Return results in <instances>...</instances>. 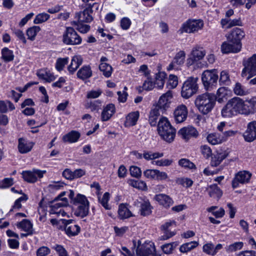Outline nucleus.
<instances>
[{"label":"nucleus","mask_w":256,"mask_h":256,"mask_svg":"<svg viewBox=\"0 0 256 256\" xmlns=\"http://www.w3.org/2000/svg\"><path fill=\"white\" fill-rule=\"evenodd\" d=\"M248 107L244 100L239 97L230 100L221 110V115L224 118H231L238 114L247 115Z\"/></svg>","instance_id":"obj_1"},{"label":"nucleus","mask_w":256,"mask_h":256,"mask_svg":"<svg viewBox=\"0 0 256 256\" xmlns=\"http://www.w3.org/2000/svg\"><path fill=\"white\" fill-rule=\"evenodd\" d=\"M216 104L215 96L211 93H204L198 96L195 100V104L198 110L204 114L210 112Z\"/></svg>","instance_id":"obj_2"},{"label":"nucleus","mask_w":256,"mask_h":256,"mask_svg":"<svg viewBox=\"0 0 256 256\" xmlns=\"http://www.w3.org/2000/svg\"><path fill=\"white\" fill-rule=\"evenodd\" d=\"M158 131L160 137L167 142H172L175 137L176 130L166 117L160 118L158 124Z\"/></svg>","instance_id":"obj_3"},{"label":"nucleus","mask_w":256,"mask_h":256,"mask_svg":"<svg viewBox=\"0 0 256 256\" xmlns=\"http://www.w3.org/2000/svg\"><path fill=\"white\" fill-rule=\"evenodd\" d=\"M218 78V72L216 69L204 70L202 74V82L208 90H211L216 86Z\"/></svg>","instance_id":"obj_4"},{"label":"nucleus","mask_w":256,"mask_h":256,"mask_svg":"<svg viewBox=\"0 0 256 256\" xmlns=\"http://www.w3.org/2000/svg\"><path fill=\"white\" fill-rule=\"evenodd\" d=\"M66 192H62L58 197V200L50 206L49 212L50 214H56L58 216H68V214L64 210L63 206L68 204V199L63 198Z\"/></svg>","instance_id":"obj_5"},{"label":"nucleus","mask_w":256,"mask_h":256,"mask_svg":"<svg viewBox=\"0 0 256 256\" xmlns=\"http://www.w3.org/2000/svg\"><path fill=\"white\" fill-rule=\"evenodd\" d=\"M244 68L242 72V76L248 80L256 75V54H254L250 58L244 60Z\"/></svg>","instance_id":"obj_6"},{"label":"nucleus","mask_w":256,"mask_h":256,"mask_svg":"<svg viewBox=\"0 0 256 256\" xmlns=\"http://www.w3.org/2000/svg\"><path fill=\"white\" fill-rule=\"evenodd\" d=\"M198 89L196 78L190 77L183 84L181 90V96L188 99L195 94Z\"/></svg>","instance_id":"obj_7"},{"label":"nucleus","mask_w":256,"mask_h":256,"mask_svg":"<svg viewBox=\"0 0 256 256\" xmlns=\"http://www.w3.org/2000/svg\"><path fill=\"white\" fill-rule=\"evenodd\" d=\"M132 248H136V250L143 253L146 256H156V250L154 244L151 242H146L143 244H141L140 242L134 240L132 241Z\"/></svg>","instance_id":"obj_8"},{"label":"nucleus","mask_w":256,"mask_h":256,"mask_svg":"<svg viewBox=\"0 0 256 256\" xmlns=\"http://www.w3.org/2000/svg\"><path fill=\"white\" fill-rule=\"evenodd\" d=\"M204 26V21L200 19H189L182 24L180 30L182 32L195 33L202 30Z\"/></svg>","instance_id":"obj_9"},{"label":"nucleus","mask_w":256,"mask_h":256,"mask_svg":"<svg viewBox=\"0 0 256 256\" xmlns=\"http://www.w3.org/2000/svg\"><path fill=\"white\" fill-rule=\"evenodd\" d=\"M82 38L71 27L67 28L62 36V42L67 45H78L81 44Z\"/></svg>","instance_id":"obj_10"},{"label":"nucleus","mask_w":256,"mask_h":256,"mask_svg":"<svg viewBox=\"0 0 256 256\" xmlns=\"http://www.w3.org/2000/svg\"><path fill=\"white\" fill-rule=\"evenodd\" d=\"M176 226V222L174 220H169L162 224L160 226L161 230L162 232L159 240H167L175 235L176 232L172 231V228Z\"/></svg>","instance_id":"obj_11"},{"label":"nucleus","mask_w":256,"mask_h":256,"mask_svg":"<svg viewBox=\"0 0 256 256\" xmlns=\"http://www.w3.org/2000/svg\"><path fill=\"white\" fill-rule=\"evenodd\" d=\"M186 53L183 50L178 52L176 54L172 62L167 67L166 70L168 71L172 70H178L184 64L185 62Z\"/></svg>","instance_id":"obj_12"},{"label":"nucleus","mask_w":256,"mask_h":256,"mask_svg":"<svg viewBox=\"0 0 256 256\" xmlns=\"http://www.w3.org/2000/svg\"><path fill=\"white\" fill-rule=\"evenodd\" d=\"M206 55V52L202 48L194 47L192 48L189 58L186 60V65L190 66L196 62L202 60Z\"/></svg>","instance_id":"obj_13"},{"label":"nucleus","mask_w":256,"mask_h":256,"mask_svg":"<svg viewBox=\"0 0 256 256\" xmlns=\"http://www.w3.org/2000/svg\"><path fill=\"white\" fill-rule=\"evenodd\" d=\"M46 172V170L34 169L32 171L23 172L22 174L24 180L34 183L36 182L38 178H42Z\"/></svg>","instance_id":"obj_14"},{"label":"nucleus","mask_w":256,"mask_h":256,"mask_svg":"<svg viewBox=\"0 0 256 256\" xmlns=\"http://www.w3.org/2000/svg\"><path fill=\"white\" fill-rule=\"evenodd\" d=\"M251 178V174L247 171H241L237 173L232 182L234 188L239 187L240 184L248 183Z\"/></svg>","instance_id":"obj_15"},{"label":"nucleus","mask_w":256,"mask_h":256,"mask_svg":"<svg viewBox=\"0 0 256 256\" xmlns=\"http://www.w3.org/2000/svg\"><path fill=\"white\" fill-rule=\"evenodd\" d=\"M245 36V32L243 29L239 28H234L232 30L228 36V39L231 42L239 44L242 47L241 40Z\"/></svg>","instance_id":"obj_16"},{"label":"nucleus","mask_w":256,"mask_h":256,"mask_svg":"<svg viewBox=\"0 0 256 256\" xmlns=\"http://www.w3.org/2000/svg\"><path fill=\"white\" fill-rule=\"evenodd\" d=\"M188 110L187 107L184 104L178 106L174 112V118L176 122H184L187 118Z\"/></svg>","instance_id":"obj_17"},{"label":"nucleus","mask_w":256,"mask_h":256,"mask_svg":"<svg viewBox=\"0 0 256 256\" xmlns=\"http://www.w3.org/2000/svg\"><path fill=\"white\" fill-rule=\"evenodd\" d=\"M178 134L184 140H188L191 138H197L198 136V132L195 128L188 126L180 129L178 131Z\"/></svg>","instance_id":"obj_18"},{"label":"nucleus","mask_w":256,"mask_h":256,"mask_svg":"<svg viewBox=\"0 0 256 256\" xmlns=\"http://www.w3.org/2000/svg\"><path fill=\"white\" fill-rule=\"evenodd\" d=\"M68 196L71 200V203L74 207L89 204V202L85 196L80 194H78L75 196L73 190H70Z\"/></svg>","instance_id":"obj_19"},{"label":"nucleus","mask_w":256,"mask_h":256,"mask_svg":"<svg viewBox=\"0 0 256 256\" xmlns=\"http://www.w3.org/2000/svg\"><path fill=\"white\" fill-rule=\"evenodd\" d=\"M243 136L247 142H252L256 139V122H252L248 124Z\"/></svg>","instance_id":"obj_20"},{"label":"nucleus","mask_w":256,"mask_h":256,"mask_svg":"<svg viewBox=\"0 0 256 256\" xmlns=\"http://www.w3.org/2000/svg\"><path fill=\"white\" fill-rule=\"evenodd\" d=\"M221 51L223 54L237 53L242 48L240 45L234 42H224L221 45Z\"/></svg>","instance_id":"obj_21"},{"label":"nucleus","mask_w":256,"mask_h":256,"mask_svg":"<svg viewBox=\"0 0 256 256\" xmlns=\"http://www.w3.org/2000/svg\"><path fill=\"white\" fill-rule=\"evenodd\" d=\"M172 98V92L168 91L160 96L156 105L160 109L166 110L170 108Z\"/></svg>","instance_id":"obj_22"},{"label":"nucleus","mask_w":256,"mask_h":256,"mask_svg":"<svg viewBox=\"0 0 256 256\" xmlns=\"http://www.w3.org/2000/svg\"><path fill=\"white\" fill-rule=\"evenodd\" d=\"M34 145V143L26 138L18 139V150L21 154H26L30 152Z\"/></svg>","instance_id":"obj_23"},{"label":"nucleus","mask_w":256,"mask_h":256,"mask_svg":"<svg viewBox=\"0 0 256 256\" xmlns=\"http://www.w3.org/2000/svg\"><path fill=\"white\" fill-rule=\"evenodd\" d=\"M223 248V245L218 244L214 246L212 242H208L204 244L202 246V251L205 254L214 256L221 250Z\"/></svg>","instance_id":"obj_24"},{"label":"nucleus","mask_w":256,"mask_h":256,"mask_svg":"<svg viewBox=\"0 0 256 256\" xmlns=\"http://www.w3.org/2000/svg\"><path fill=\"white\" fill-rule=\"evenodd\" d=\"M154 199L158 204L165 208H168L174 204L173 200L168 195L160 194L154 196Z\"/></svg>","instance_id":"obj_25"},{"label":"nucleus","mask_w":256,"mask_h":256,"mask_svg":"<svg viewBox=\"0 0 256 256\" xmlns=\"http://www.w3.org/2000/svg\"><path fill=\"white\" fill-rule=\"evenodd\" d=\"M116 107L114 104H108L104 106L101 113V120L102 122L108 120L116 112Z\"/></svg>","instance_id":"obj_26"},{"label":"nucleus","mask_w":256,"mask_h":256,"mask_svg":"<svg viewBox=\"0 0 256 256\" xmlns=\"http://www.w3.org/2000/svg\"><path fill=\"white\" fill-rule=\"evenodd\" d=\"M37 76L46 82H50L56 80V76L50 70L47 68L39 70L36 72Z\"/></svg>","instance_id":"obj_27"},{"label":"nucleus","mask_w":256,"mask_h":256,"mask_svg":"<svg viewBox=\"0 0 256 256\" xmlns=\"http://www.w3.org/2000/svg\"><path fill=\"white\" fill-rule=\"evenodd\" d=\"M108 60L105 56H102L100 60V64L99 66L100 70L102 72L103 74L106 78L110 77L112 72V66L109 64L107 62Z\"/></svg>","instance_id":"obj_28"},{"label":"nucleus","mask_w":256,"mask_h":256,"mask_svg":"<svg viewBox=\"0 0 256 256\" xmlns=\"http://www.w3.org/2000/svg\"><path fill=\"white\" fill-rule=\"evenodd\" d=\"M66 234L69 237L77 236L80 231V227L74 222H68L64 226Z\"/></svg>","instance_id":"obj_29"},{"label":"nucleus","mask_w":256,"mask_h":256,"mask_svg":"<svg viewBox=\"0 0 256 256\" xmlns=\"http://www.w3.org/2000/svg\"><path fill=\"white\" fill-rule=\"evenodd\" d=\"M227 153L225 151H216L212 156L210 164L212 166H217L226 158Z\"/></svg>","instance_id":"obj_30"},{"label":"nucleus","mask_w":256,"mask_h":256,"mask_svg":"<svg viewBox=\"0 0 256 256\" xmlns=\"http://www.w3.org/2000/svg\"><path fill=\"white\" fill-rule=\"evenodd\" d=\"M138 202L140 204L139 212L142 216H146L150 214L152 212V206L148 200H144L140 198Z\"/></svg>","instance_id":"obj_31"},{"label":"nucleus","mask_w":256,"mask_h":256,"mask_svg":"<svg viewBox=\"0 0 256 256\" xmlns=\"http://www.w3.org/2000/svg\"><path fill=\"white\" fill-rule=\"evenodd\" d=\"M139 116L140 114L138 111L130 112L126 118L124 126L126 127H130L136 125Z\"/></svg>","instance_id":"obj_32"},{"label":"nucleus","mask_w":256,"mask_h":256,"mask_svg":"<svg viewBox=\"0 0 256 256\" xmlns=\"http://www.w3.org/2000/svg\"><path fill=\"white\" fill-rule=\"evenodd\" d=\"M82 59L80 56H74L72 57L70 64L68 66V70L70 74H73L78 68L82 64Z\"/></svg>","instance_id":"obj_33"},{"label":"nucleus","mask_w":256,"mask_h":256,"mask_svg":"<svg viewBox=\"0 0 256 256\" xmlns=\"http://www.w3.org/2000/svg\"><path fill=\"white\" fill-rule=\"evenodd\" d=\"M136 156L140 158L143 156L146 160H150L162 158L164 156V154L158 152H153L150 151H145L142 154L138 153Z\"/></svg>","instance_id":"obj_34"},{"label":"nucleus","mask_w":256,"mask_h":256,"mask_svg":"<svg viewBox=\"0 0 256 256\" xmlns=\"http://www.w3.org/2000/svg\"><path fill=\"white\" fill-rule=\"evenodd\" d=\"M230 93V91L228 88L221 87L218 90L215 98L219 103H222L229 97Z\"/></svg>","instance_id":"obj_35"},{"label":"nucleus","mask_w":256,"mask_h":256,"mask_svg":"<svg viewBox=\"0 0 256 256\" xmlns=\"http://www.w3.org/2000/svg\"><path fill=\"white\" fill-rule=\"evenodd\" d=\"M160 108L157 105H154L152 107L149 115V122L152 126H155L156 120L160 115Z\"/></svg>","instance_id":"obj_36"},{"label":"nucleus","mask_w":256,"mask_h":256,"mask_svg":"<svg viewBox=\"0 0 256 256\" xmlns=\"http://www.w3.org/2000/svg\"><path fill=\"white\" fill-rule=\"evenodd\" d=\"M80 134L75 130H72L62 136L64 142L74 143L76 142L80 137Z\"/></svg>","instance_id":"obj_37"},{"label":"nucleus","mask_w":256,"mask_h":256,"mask_svg":"<svg viewBox=\"0 0 256 256\" xmlns=\"http://www.w3.org/2000/svg\"><path fill=\"white\" fill-rule=\"evenodd\" d=\"M17 226L20 228H21L24 231L26 232V234H24V236L30 234L32 233V224L30 220L27 219L23 220L18 224H17Z\"/></svg>","instance_id":"obj_38"},{"label":"nucleus","mask_w":256,"mask_h":256,"mask_svg":"<svg viewBox=\"0 0 256 256\" xmlns=\"http://www.w3.org/2000/svg\"><path fill=\"white\" fill-rule=\"evenodd\" d=\"M92 76V70L88 66L82 67L77 72L78 78L81 80H86Z\"/></svg>","instance_id":"obj_39"},{"label":"nucleus","mask_w":256,"mask_h":256,"mask_svg":"<svg viewBox=\"0 0 256 256\" xmlns=\"http://www.w3.org/2000/svg\"><path fill=\"white\" fill-rule=\"evenodd\" d=\"M89 204L75 206L74 214L81 218L86 216L89 212Z\"/></svg>","instance_id":"obj_40"},{"label":"nucleus","mask_w":256,"mask_h":256,"mask_svg":"<svg viewBox=\"0 0 256 256\" xmlns=\"http://www.w3.org/2000/svg\"><path fill=\"white\" fill-rule=\"evenodd\" d=\"M166 74L164 72H158L156 74L154 84L158 88H162L165 83Z\"/></svg>","instance_id":"obj_41"},{"label":"nucleus","mask_w":256,"mask_h":256,"mask_svg":"<svg viewBox=\"0 0 256 256\" xmlns=\"http://www.w3.org/2000/svg\"><path fill=\"white\" fill-rule=\"evenodd\" d=\"M208 142L212 144L216 145L221 144L224 140V138L218 133H211L208 135L206 137Z\"/></svg>","instance_id":"obj_42"},{"label":"nucleus","mask_w":256,"mask_h":256,"mask_svg":"<svg viewBox=\"0 0 256 256\" xmlns=\"http://www.w3.org/2000/svg\"><path fill=\"white\" fill-rule=\"evenodd\" d=\"M118 216L120 219H126L132 216L131 212L127 206L124 204H120L118 210Z\"/></svg>","instance_id":"obj_43"},{"label":"nucleus","mask_w":256,"mask_h":256,"mask_svg":"<svg viewBox=\"0 0 256 256\" xmlns=\"http://www.w3.org/2000/svg\"><path fill=\"white\" fill-rule=\"evenodd\" d=\"M210 197L218 200L222 195V192L216 184L210 185L208 188Z\"/></svg>","instance_id":"obj_44"},{"label":"nucleus","mask_w":256,"mask_h":256,"mask_svg":"<svg viewBox=\"0 0 256 256\" xmlns=\"http://www.w3.org/2000/svg\"><path fill=\"white\" fill-rule=\"evenodd\" d=\"M199 244L198 241H192L182 244L179 248L180 251L182 253H187L196 248Z\"/></svg>","instance_id":"obj_45"},{"label":"nucleus","mask_w":256,"mask_h":256,"mask_svg":"<svg viewBox=\"0 0 256 256\" xmlns=\"http://www.w3.org/2000/svg\"><path fill=\"white\" fill-rule=\"evenodd\" d=\"M92 11V6L90 4L89 8L85 9L82 14L80 15L79 20L84 22H91L93 20V18L90 14Z\"/></svg>","instance_id":"obj_46"},{"label":"nucleus","mask_w":256,"mask_h":256,"mask_svg":"<svg viewBox=\"0 0 256 256\" xmlns=\"http://www.w3.org/2000/svg\"><path fill=\"white\" fill-rule=\"evenodd\" d=\"M244 104L248 107L247 115L256 110V96L244 100Z\"/></svg>","instance_id":"obj_47"},{"label":"nucleus","mask_w":256,"mask_h":256,"mask_svg":"<svg viewBox=\"0 0 256 256\" xmlns=\"http://www.w3.org/2000/svg\"><path fill=\"white\" fill-rule=\"evenodd\" d=\"M177 242H172L164 244L161 246V249L166 254H170L172 252L174 249L178 246Z\"/></svg>","instance_id":"obj_48"},{"label":"nucleus","mask_w":256,"mask_h":256,"mask_svg":"<svg viewBox=\"0 0 256 256\" xmlns=\"http://www.w3.org/2000/svg\"><path fill=\"white\" fill-rule=\"evenodd\" d=\"M8 106L10 110L15 108L14 104L9 100H0V112L5 113L8 110Z\"/></svg>","instance_id":"obj_49"},{"label":"nucleus","mask_w":256,"mask_h":256,"mask_svg":"<svg viewBox=\"0 0 256 256\" xmlns=\"http://www.w3.org/2000/svg\"><path fill=\"white\" fill-rule=\"evenodd\" d=\"M2 59L6 62L12 61L14 60V55L12 50L7 48H4L2 50Z\"/></svg>","instance_id":"obj_50"},{"label":"nucleus","mask_w":256,"mask_h":256,"mask_svg":"<svg viewBox=\"0 0 256 256\" xmlns=\"http://www.w3.org/2000/svg\"><path fill=\"white\" fill-rule=\"evenodd\" d=\"M234 92L237 96H244L248 93V90L239 82L236 84Z\"/></svg>","instance_id":"obj_51"},{"label":"nucleus","mask_w":256,"mask_h":256,"mask_svg":"<svg viewBox=\"0 0 256 256\" xmlns=\"http://www.w3.org/2000/svg\"><path fill=\"white\" fill-rule=\"evenodd\" d=\"M230 80L228 72L226 70H222L220 75L219 82L221 85H228L230 84Z\"/></svg>","instance_id":"obj_52"},{"label":"nucleus","mask_w":256,"mask_h":256,"mask_svg":"<svg viewBox=\"0 0 256 256\" xmlns=\"http://www.w3.org/2000/svg\"><path fill=\"white\" fill-rule=\"evenodd\" d=\"M98 200L99 202L100 203V204L102 206L106 209V210H110V206L108 204V202L110 200V194L108 192H105L102 198H100V196H98Z\"/></svg>","instance_id":"obj_53"},{"label":"nucleus","mask_w":256,"mask_h":256,"mask_svg":"<svg viewBox=\"0 0 256 256\" xmlns=\"http://www.w3.org/2000/svg\"><path fill=\"white\" fill-rule=\"evenodd\" d=\"M176 182L185 188H190L193 184V181L188 178H178L176 179Z\"/></svg>","instance_id":"obj_54"},{"label":"nucleus","mask_w":256,"mask_h":256,"mask_svg":"<svg viewBox=\"0 0 256 256\" xmlns=\"http://www.w3.org/2000/svg\"><path fill=\"white\" fill-rule=\"evenodd\" d=\"M50 18V16L45 12H42L38 14L36 16L34 20V22L35 24H40L46 22Z\"/></svg>","instance_id":"obj_55"},{"label":"nucleus","mask_w":256,"mask_h":256,"mask_svg":"<svg viewBox=\"0 0 256 256\" xmlns=\"http://www.w3.org/2000/svg\"><path fill=\"white\" fill-rule=\"evenodd\" d=\"M244 245L242 242H236L234 244L228 246L226 248V251L230 252L237 251L242 249Z\"/></svg>","instance_id":"obj_56"},{"label":"nucleus","mask_w":256,"mask_h":256,"mask_svg":"<svg viewBox=\"0 0 256 256\" xmlns=\"http://www.w3.org/2000/svg\"><path fill=\"white\" fill-rule=\"evenodd\" d=\"M40 30L38 26H33L27 30V36L29 39L34 40L38 32Z\"/></svg>","instance_id":"obj_57"},{"label":"nucleus","mask_w":256,"mask_h":256,"mask_svg":"<svg viewBox=\"0 0 256 256\" xmlns=\"http://www.w3.org/2000/svg\"><path fill=\"white\" fill-rule=\"evenodd\" d=\"M178 164L182 167L188 169L196 168V166L194 163L186 158H182L178 161Z\"/></svg>","instance_id":"obj_58"},{"label":"nucleus","mask_w":256,"mask_h":256,"mask_svg":"<svg viewBox=\"0 0 256 256\" xmlns=\"http://www.w3.org/2000/svg\"><path fill=\"white\" fill-rule=\"evenodd\" d=\"M173 162L172 159H161L160 160H154L152 162V164L158 166H170Z\"/></svg>","instance_id":"obj_59"},{"label":"nucleus","mask_w":256,"mask_h":256,"mask_svg":"<svg viewBox=\"0 0 256 256\" xmlns=\"http://www.w3.org/2000/svg\"><path fill=\"white\" fill-rule=\"evenodd\" d=\"M68 58H60L56 60V68L58 71L63 70L64 66L68 64Z\"/></svg>","instance_id":"obj_60"},{"label":"nucleus","mask_w":256,"mask_h":256,"mask_svg":"<svg viewBox=\"0 0 256 256\" xmlns=\"http://www.w3.org/2000/svg\"><path fill=\"white\" fill-rule=\"evenodd\" d=\"M17 194L20 196L17 198V210L22 208L20 202H25L28 200V196L22 192V190H17Z\"/></svg>","instance_id":"obj_61"},{"label":"nucleus","mask_w":256,"mask_h":256,"mask_svg":"<svg viewBox=\"0 0 256 256\" xmlns=\"http://www.w3.org/2000/svg\"><path fill=\"white\" fill-rule=\"evenodd\" d=\"M52 248L56 251L59 256H69L66 250L62 245L56 244L52 246Z\"/></svg>","instance_id":"obj_62"},{"label":"nucleus","mask_w":256,"mask_h":256,"mask_svg":"<svg viewBox=\"0 0 256 256\" xmlns=\"http://www.w3.org/2000/svg\"><path fill=\"white\" fill-rule=\"evenodd\" d=\"M178 84V77L174 74H170L168 82V86L170 88H175Z\"/></svg>","instance_id":"obj_63"},{"label":"nucleus","mask_w":256,"mask_h":256,"mask_svg":"<svg viewBox=\"0 0 256 256\" xmlns=\"http://www.w3.org/2000/svg\"><path fill=\"white\" fill-rule=\"evenodd\" d=\"M132 22L128 17L122 18L120 21V28L124 30H128Z\"/></svg>","instance_id":"obj_64"}]
</instances>
